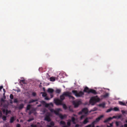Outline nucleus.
<instances>
[{
  "label": "nucleus",
  "instance_id": "1",
  "mask_svg": "<svg viewBox=\"0 0 127 127\" xmlns=\"http://www.w3.org/2000/svg\"><path fill=\"white\" fill-rule=\"evenodd\" d=\"M71 95V93L69 92H64L63 94L60 96V100L62 101L65 99L64 96H68L69 99L71 98L72 99H75V98Z\"/></svg>",
  "mask_w": 127,
  "mask_h": 127
},
{
  "label": "nucleus",
  "instance_id": "2",
  "mask_svg": "<svg viewBox=\"0 0 127 127\" xmlns=\"http://www.w3.org/2000/svg\"><path fill=\"white\" fill-rule=\"evenodd\" d=\"M104 116L103 115L100 116L96 118L95 120L91 124L86 126L85 127H95V123L99 122L101 119L104 117Z\"/></svg>",
  "mask_w": 127,
  "mask_h": 127
},
{
  "label": "nucleus",
  "instance_id": "3",
  "mask_svg": "<svg viewBox=\"0 0 127 127\" xmlns=\"http://www.w3.org/2000/svg\"><path fill=\"white\" fill-rule=\"evenodd\" d=\"M100 100V98L96 97H93L91 98L90 102L92 105H94L97 102H98Z\"/></svg>",
  "mask_w": 127,
  "mask_h": 127
},
{
  "label": "nucleus",
  "instance_id": "4",
  "mask_svg": "<svg viewBox=\"0 0 127 127\" xmlns=\"http://www.w3.org/2000/svg\"><path fill=\"white\" fill-rule=\"evenodd\" d=\"M72 92L76 97H81L84 94V92L81 91L78 93L77 91L74 90H73Z\"/></svg>",
  "mask_w": 127,
  "mask_h": 127
},
{
  "label": "nucleus",
  "instance_id": "5",
  "mask_svg": "<svg viewBox=\"0 0 127 127\" xmlns=\"http://www.w3.org/2000/svg\"><path fill=\"white\" fill-rule=\"evenodd\" d=\"M88 108H85L83 109L81 111L79 112L78 114L81 115L83 114L85 115H87L88 114Z\"/></svg>",
  "mask_w": 127,
  "mask_h": 127
},
{
  "label": "nucleus",
  "instance_id": "6",
  "mask_svg": "<svg viewBox=\"0 0 127 127\" xmlns=\"http://www.w3.org/2000/svg\"><path fill=\"white\" fill-rule=\"evenodd\" d=\"M72 103L73 104L74 106V107L75 108H77L81 103V102L80 100H76L73 101L72 102Z\"/></svg>",
  "mask_w": 127,
  "mask_h": 127
},
{
  "label": "nucleus",
  "instance_id": "7",
  "mask_svg": "<svg viewBox=\"0 0 127 127\" xmlns=\"http://www.w3.org/2000/svg\"><path fill=\"white\" fill-rule=\"evenodd\" d=\"M49 110L51 112L54 113L56 115L59 116L60 114L59 113V112L60 110V109H58L56 110H55L51 108L50 107L49 108Z\"/></svg>",
  "mask_w": 127,
  "mask_h": 127
},
{
  "label": "nucleus",
  "instance_id": "8",
  "mask_svg": "<svg viewBox=\"0 0 127 127\" xmlns=\"http://www.w3.org/2000/svg\"><path fill=\"white\" fill-rule=\"evenodd\" d=\"M54 102L57 105H62V101L61 100L58 99H54Z\"/></svg>",
  "mask_w": 127,
  "mask_h": 127
},
{
  "label": "nucleus",
  "instance_id": "9",
  "mask_svg": "<svg viewBox=\"0 0 127 127\" xmlns=\"http://www.w3.org/2000/svg\"><path fill=\"white\" fill-rule=\"evenodd\" d=\"M50 114L49 113L47 114V115H46L44 118V120L47 121L48 122H49L51 121V119L50 118Z\"/></svg>",
  "mask_w": 127,
  "mask_h": 127
},
{
  "label": "nucleus",
  "instance_id": "10",
  "mask_svg": "<svg viewBox=\"0 0 127 127\" xmlns=\"http://www.w3.org/2000/svg\"><path fill=\"white\" fill-rule=\"evenodd\" d=\"M58 116L61 119H63L64 118H66L67 116L65 114L63 115L61 114H59Z\"/></svg>",
  "mask_w": 127,
  "mask_h": 127
},
{
  "label": "nucleus",
  "instance_id": "11",
  "mask_svg": "<svg viewBox=\"0 0 127 127\" xmlns=\"http://www.w3.org/2000/svg\"><path fill=\"white\" fill-rule=\"evenodd\" d=\"M16 120V118H15V117L13 116L11 117L10 119L9 122L10 123H13L14 121Z\"/></svg>",
  "mask_w": 127,
  "mask_h": 127
},
{
  "label": "nucleus",
  "instance_id": "12",
  "mask_svg": "<svg viewBox=\"0 0 127 127\" xmlns=\"http://www.w3.org/2000/svg\"><path fill=\"white\" fill-rule=\"evenodd\" d=\"M89 92V94L90 93H91L94 94H97V93L96 91L95 90L92 89H90Z\"/></svg>",
  "mask_w": 127,
  "mask_h": 127
},
{
  "label": "nucleus",
  "instance_id": "13",
  "mask_svg": "<svg viewBox=\"0 0 127 127\" xmlns=\"http://www.w3.org/2000/svg\"><path fill=\"white\" fill-rule=\"evenodd\" d=\"M41 103L43 104H45V106L46 107H49V103H46L44 101H42Z\"/></svg>",
  "mask_w": 127,
  "mask_h": 127
},
{
  "label": "nucleus",
  "instance_id": "14",
  "mask_svg": "<svg viewBox=\"0 0 127 127\" xmlns=\"http://www.w3.org/2000/svg\"><path fill=\"white\" fill-rule=\"evenodd\" d=\"M90 90L87 87H86L85 88L83 91V92H85L89 94V91Z\"/></svg>",
  "mask_w": 127,
  "mask_h": 127
},
{
  "label": "nucleus",
  "instance_id": "15",
  "mask_svg": "<svg viewBox=\"0 0 127 127\" xmlns=\"http://www.w3.org/2000/svg\"><path fill=\"white\" fill-rule=\"evenodd\" d=\"M89 122L88 120V118H86L83 122V124L85 125Z\"/></svg>",
  "mask_w": 127,
  "mask_h": 127
},
{
  "label": "nucleus",
  "instance_id": "16",
  "mask_svg": "<svg viewBox=\"0 0 127 127\" xmlns=\"http://www.w3.org/2000/svg\"><path fill=\"white\" fill-rule=\"evenodd\" d=\"M112 119V117H109V118L106 119V120H105L104 121V123H106L107 122H108L110 120H111Z\"/></svg>",
  "mask_w": 127,
  "mask_h": 127
},
{
  "label": "nucleus",
  "instance_id": "17",
  "mask_svg": "<svg viewBox=\"0 0 127 127\" xmlns=\"http://www.w3.org/2000/svg\"><path fill=\"white\" fill-rule=\"evenodd\" d=\"M105 102H103L102 103L98 105V106L101 107H102L103 108L105 107Z\"/></svg>",
  "mask_w": 127,
  "mask_h": 127
},
{
  "label": "nucleus",
  "instance_id": "18",
  "mask_svg": "<svg viewBox=\"0 0 127 127\" xmlns=\"http://www.w3.org/2000/svg\"><path fill=\"white\" fill-rule=\"evenodd\" d=\"M24 105L23 104H20L18 107V108L19 110L22 109L24 107Z\"/></svg>",
  "mask_w": 127,
  "mask_h": 127
},
{
  "label": "nucleus",
  "instance_id": "19",
  "mask_svg": "<svg viewBox=\"0 0 127 127\" xmlns=\"http://www.w3.org/2000/svg\"><path fill=\"white\" fill-rule=\"evenodd\" d=\"M54 91V90L52 89L49 88L48 90V92L50 93H53Z\"/></svg>",
  "mask_w": 127,
  "mask_h": 127
},
{
  "label": "nucleus",
  "instance_id": "20",
  "mask_svg": "<svg viewBox=\"0 0 127 127\" xmlns=\"http://www.w3.org/2000/svg\"><path fill=\"white\" fill-rule=\"evenodd\" d=\"M35 110L34 109H33L30 111L29 112V115H30L32 113H34L35 111Z\"/></svg>",
  "mask_w": 127,
  "mask_h": 127
},
{
  "label": "nucleus",
  "instance_id": "21",
  "mask_svg": "<svg viewBox=\"0 0 127 127\" xmlns=\"http://www.w3.org/2000/svg\"><path fill=\"white\" fill-rule=\"evenodd\" d=\"M38 101V100L37 99H35L34 100H33V99H31L29 102V103H33L34 102H35L36 101Z\"/></svg>",
  "mask_w": 127,
  "mask_h": 127
},
{
  "label": "nucleus",
  "instance_id": "22",
  "mask_svg": "<svg viewBox=\"0 0 127 127\" xmlns=\"http://www.w3.org/2000/svg\"><path fill=\"white\" fill-rule=\"evenodd\" d=\"M75 121V118L73 117H72L71 118V121L74 124H76Z\"/></svg>",
  "mask_w": 127,
  "mask_h": 127
},
{
  "label": "nucleus",
  "instance_id": "23",
  "mask_svg": "<svg viewBox=\"0 0 127 127\" xmlns=\"http://www.w3.org/2000/svg\"><path fill=\"white\" fill-rule=\"evenodd\" d=\"M119 103L121 105L123 106H126V104L124 102H123L122 101H120L119 102Z\"/></svg>",
  "mask_w": 127,
  "mask_h": 127
},
{
  "label": "nucleus",
  "instance_id": "24",
  "mask_svg": "<svg viewBox=\"0 0 127 127\" xmlns=\"http://www.w3.org/2000/svg\"><path fill=\"white\" fill-rule=\"evenodd\" d=\"M31 106L29 104L28 105L27 107L26 111L30 110L31 108Z\"/></svg>",
  "mask_w": 127,
  "mask_h": 127
},
{
  "label": "nucleus",
  "instance_id": "25",
  "mask_svg": "<svg viewBox=\"0 0 127 127\" xmlns=\"http://www.w3.org/2000/svg\"><path fill=\"white\" fill-rule=\"evenodd\" d=\"M11 113V111L10 110H8L7 109H6V111L5 114L6 115H7L8 114H10Z\"/></svg>",
  "mask_w": 127,
  "mask_h": 127
},
{
  "label": "nucleus",
  "instance_id": "26",
  "mask_svg": "<svg viewBox=\"0 0 127 127\" xmlns=\"http://www.w3.org/2000/svg\"><path fill=\"white\" fill-rule=\"evenodd\" d=\"M71 120H69L67 123V125L68 126H70L71 125Z\"/></svg>",
  "mask_w": 127,
  "mask_h": 127
},
{
  "label": "nucleus",
  "instance_id": "27",
  "mask_svg": "<svg viewBox=\"0 0 127 127\" xmlns=\"http://www.w3.org/2000/svg\"><path fill=\"white\" fill-rule=\"evenodd\" d=\"M113 110L115 111H118L119 110V109L117 107H115L114 108Z\"/></svg>",
  "mask_w": 127,
  "mask_h": 127
},
{
  "label": "nucleus",
  "instance_id": "28",
  "mask_svg": "<svg viewBox=\"0 0 127 127\" xmlns=\"http://www.w3.org/2000/svg\"><path fill=\"white\" fill-rule=\"evenodd\" d=\"M6 116H3L2 119L3 121H5L6 120Z\"/></svg>",
  "mask_w": 127,
  "mask_h": 127
},
{
  "label": "nucleus",
  "instance_id": "29",
  "mask_svg": "<svg viewBox=\"0 0 127 127\" xmlns=\"http://www.w3.org/2000/svg\"><path fill=\"white\" fill-rule=\"evenodd\" d=\"M113 110V108H110L108 109L107 111H106V112L107 113H108L110 112L112 110Z\"/></svg>",
  "mask_w": 127,
  "mask_h": 127
},
{
  "label": "nucleus",
  "instance_id": "30",
  "mask_svg": "<svg viewBox=\"0 0 127 127\" xmlns=\"http://www.w3.org/2000/svg\"><path fill=\"white\" fill-rule=\"evenodd\" d=\"M60 125H65V123L64 121H61L60 122Z\"/></svg>",
  "mask_w": 127,
  "mask_h": 127
},
{
  "label": "nucleus",
  "instance_id": "31",
  "mask_svg": "<svg viewBox=\"0 0 127 127\" xmlns=\"http://www.w3.org/2000/svg\"><path fill=\"white\" fill-rule=\"evenodd\" d=\"M50 126L52 127L54 126L55 125V123L51 121L50 122Z\"/></svg>",
  "mask_w": 127,
  "mask_h": 127
},
{
  "label": "nucleus",
  "instance_id": "32",
  "mask_svg": "<svg viewBox=\"0 0 127 127\" xmlns=\"http://www.w3.org/2000/svg\"><path fill=\"white\" fill-rule=\"evenodd\" d=\"M61 92V90L59 89H57L56 90V92L57 93L59 94Z\"/></svg>",
  "mask_w": 127,
  "mask_h": 127
},
{
  "label": "nucleus",
  "instance_id": "33",
  "mask_svg": "<svg viewBox=\"0 0 127 127\" xmlns=\"http://www.w3.org/2000/svg\"><path fill=\"white\" fill-rule=\"evenodd\" d=\"M62 105H63V107L64 109L66 110L67 109V107L65 104H63Z\"/></svg>",
  "mask_w": 127,
  "mask_h": 127
},
{
  "label": "nucleus",
  "instance_id": "34",
  "mask_svg": "<svg viewBox=\"0 0 127 127\" xmlns=\"http://www.w3.org/2000/svg\"><path fill=\"white\" fill-rule=\"evenodd\" d=\"M120 122H117L116 121L115 122L116 125L117 127H118L119 126V123H120Z\"/></svg>",
  "mask_w": 127,
  "mask_h": 127
},
{
  "label": "nucleus",
  "instance_id": "35",
  "mask_svg": "<svg viewBox=\"0 0 127 127\" xmlns=\"http://www.w3.org/2000/svg\"><path fill=\"white\" fill-rule=\"evenodd\" d=\"M47 95L46 94L45 92H43L42 93V96H43L45 97Z\"/></svg>",
  "mask_w": 127,
  "mask_h": 127
},
{
  "label": "nucleus",
  "instance_id": "36",
  "mask_svg": "<svg viewBox=\"0 0 127 127\" xmlns=\"http://www.w3.org/2000/svg\"><path fill=\"white\" fill-rule=\"evenodd\" d=\"M14 97L13 96V95L12 94H11L10 95V98L11 99H13Z\"/></svg>",
  "mask_w": 127,
  "mask_h": 127
},
{
  "label": "nucleus",
  "instance_id": "37",
  "mask_svg": "<svg viewBox=\"0 0 127 127\" xmlns=\"http://www.w3.org/2000/svg\"><path fill=\"white\" fill-rule=\"evenodd\" d=\"M34 120V119L33 118H30L29 119H28L27 120V121L28 122H30L32 120Z\"/></svg>",
  "mask_w": 127,
  "mask_h": 127
},
{
  "label": "nucleus",
  "instance_id": "38",
  "mask_svg": "<svg viewBox=\"0 0 127 127\" xmlns=\"http://www.w3.org/2000/svg\"><path fill=\"white\" fill-rule=\"evenodd\" d=\"M113 123H112L110 124V126H109L108 125H107V127H111L113 126Z\"/></svg>",
  "mask_w": 127,
  "mask_h": 127
},
{
  "label": "nucleus",
  "instance_id": "39",
  "mask_svg": "<svg viewBox=\"0 0 127 127\" xmlns=\"http://www.w3.org/2000/svg\"><path fill=\"white\" fill-rule=\"evenodd\" d=\"M85 115H82L80 117V120H82L85 116Z\"/></svg>",
  "mask_w": 127,
  "mask_h": 127
},
{
  "label": "nucleus",
  "instance_id": "40",
  "mask_svg": "<svg viewBox=\"0 0 127 127\" xmlns=\"http://www.w3.org/2000/svg\"><path fill=\"white\" fill-rule=\"evenodd\" d=\"M31 127H37V126L36 125H34L33 124H32L31 125Z\"/></svg>",
  "mask_w": 127,
  "mask_h": 127
},
{
  "label": "nucleus",
  "instance_id": "41",
  "mask_svg": "<svg viewBox=\"0 0 127 127\" xmlns=\"http://www.w3.org/2000/svg\"><path fill=\"white\" fill-rule=\"evenodd\" d=\"M122 117V115H120L119 116H117V119H119L121 118Z\"/></svg>",
  "mask_w": 127,
  "mask_h": 127
},
{
  "label": "nucleus",
  "instance_id": "42",
  "mask_svg": "<svg viewBox=\"0 0 127 127\" xmlns=\"http://www.w3.org/2000/svg\"><path fill=\"white\" fill-rule=\"evenodd\" d=\"M32 95L33 96H35L36 95V93L35 92H33L32 94Z\"/></svg>",
  "mask_w": 127,
  "mask_h": 127
},
{
  "label": "nucleus",
  "instance_id": "43",
  "mask_svg": "<svg viewBox=\"0 0 127 127\" xmlns=\"http://www.w3.org/2000/svg\"><path fill=\"white\" fill-rule=\"evenodd\" d=\"M14 103H17L18 102V101L17 99H15L14 100Z\"/></svg>",
  "mask_w": 127,
  "mask_h": 127
},
{
  "label": "nucleus",
  "instance_id": "44",
  "mask_svg": "<svg viewBox=\"0 0 127 127\" xmlns=\"http://www.w3.org/2000/svg\"><path fill=\"white\" fill-rule=\"evenodd\" d=\"M0 101L1 102H5V100L4 99H3V98H2L1 99Z\"/></svg>",
  "mask_w": 127,
  "mask_h": 127
},
{
  "label": "nucleus",
  "instance_id": "45",
  "mask_svg": "<svg viewBox=\"0 0 127 127\" xmlns=\"http://www.w3.org/2000/svg\"><path fill=\"white\" fill-rule=\"evenodd\" d=\"M112 119L113 118L117 119V116H113L112 117Z\"/></svg>",
  "mask_w": 127,
  "mask_h": 127
},
{
  "label": "nucleus",
  "instance_id": "46",
  "mask_svg": "<svg viewBox=\"0 0 127 127\" xmlns=\"http://www.w3.org/2000/svg\"><path fill=\"white\" fill-rule=\"evenodd\" d=\"M121 111L123 114L126 113V111L124 110H122Z\"/></svg>",
  "mask_w": 127,
  "mask_h": 127
},
{
  "label": "nucleus",
  "instance_id": "47",
  "mask_svg": "<svg viewBox=\"0 0 127 127\" xmlns=\"http://www.w3.org/2000/svg\"><path fill=\"white\" fill-rule=\"evenodd\" d=\"M16 127H21L20 125L19 124H17Z\"/></svg>",
  "mask_w": 127,
  "mask_h": 127
},
{
  "label": "nucleus",
  "instance_id": "48",
  "mask_svg": "<svg viewBox=\"0 0 127 127\" xmlns=\"http://www.w3.org/2000/svg\"><path fill=\"white\" fill-rule=\"evenodd\" d=\"M50 99L49 98V97H46L45 98V99L46 100H50Z\"/></svg>",
  "mask_w": 127,
  "mask_h": 127
},
{
  "label": "nucleus",
  "instance_id": "49",
  "mask_svg": "<svg viewBox=\"0 0 127 127\" xmlns=\"http://www.w3.org/2000/svg\"><path fill=\"white\" fill-rule=\"evenodd\" d=\"M49 106L51 105V106L52 107H53V103H49Z\"/></svg>",
  "mask_w": 127,
  "mask_h": 127
},
{
  "label": "nucleus",
  "instance_id": "50",
  "mask_svg": "<svg viewBox=\"0 0 127 127\" xmlns=\"http://www.w3.org/2000/svg\"><path fill=\"white\" fill-rule=\"evenodd\" d=\"M6 110H5V109H3V110L2 111L4 114L5 113V112H6Z\"/></svg>",
  "mask_w": 127,
  "mask_h": 127
},
{
  "label": "nucleus",
  "instance_id": "51",
  "mask_svg": "<svg viewBox=\"0 0 127 127\" xmlns=\"http://www.w3.org/2000/svg\"><path fill=\"white\" fill-rule=\"evenodd\" d=\"M108 93H106L104 95V96L105 97H107L108 96Z\"/></svg>",
  "mask_w": 127,
  "mask_h": 127
},
{
  "label": "nucleus",
  "instance_id": "52",
  "mask_svg": "<svg viewBox=\"0 0 127 127\" xmlns=\"http://www.w3.org/2000/svg\"><path fill=\"white\" fill-rule=\"evenodd\" d=\"M3 88V87L2 86H0V91H1L2 89Z\"/></svg>",
  "mask_w": 127,
  "mask_h": 127
},
{
  "label": "nucleus",
  "instance_id": "53",
  "mask_svg": "<svg viewBox=\"0 0 127 127\" xmlns=\"http://www.w3.org/2000/svg\"><path fill=\"white\" fill-rule=\"evenodd\" d=\"M79 125L78 124H76L75 126V127H79Z\"/></svg>",
  "mask_w": 127,
  "mask_h": 127
},
{
  "label": "nucleus",
  "instance_id": "54",
  "mask_svg": "<svg viewBox=\"0 0 127 127\" xmlns=\"http://www.w3.org/2000/svg\"><path fill=\"white\" fill-rule=\"evenodd\" d=\"M86 118H87L88 120L89 119H92V118L91 117H87Z\"/></svg>",
  "mask_w": 127,
  "mask_h": 127
},
{
  "label": "nucleus",
  "instance_id": "55",
  "mask_svg": "<svg viewBox=\"0 0 127 127\" xmlns=\"http://www.w3.org/2000/svg\"><path fill=\"white\" fill-rule=\"evenodd\" d=\"M50 96H51V98H52L53 97V95L52 94H51L50 95Z\"/></svg>",
  "mask_w": 127,
  "mask_h": 127
},
{
  "label": "nucleus",
  "instance_id": "56",
  "mask_svg": "<svg viewBox=\"0 0 127 127\" xmlns=\"http://www.w3.org/2000/svg\"><path fill=\"white\" fill-rule=\"evenodd\" d=\"M124 127H127V124H125L124 125Z\"/></svg>",
  "mask_w": 127,
  "mask_h": 127
},
{
  "label": "nucleus",
  "instance_id": "57",
  "mask_svg": "<svg viewBox=\"0 0 127 127\" xmlns=\"http://www.w3.org/2000/svg\"><path fill=\"white\" fill-rule=\"evenodd\" d=\"M94 109H95L94 110H92V111H95V110H97V109L96 108H94Z\"/></svg>",
  "mask_w": 127,
  "mask_h": 127
},
{
  "label": "nucleus",
  "instance_id": "58",
  "mask_svg": "<svg viewBox=\"0 0 127 127\" xmlns=\"http://www.w3.org/2000/svg\"><path fill=\"white\" fill-rule=\"evenodd\" d=\"M2 114L1 113H0V117H2Z\"/></svg>",
  "mask_w": 127,
  "mask_h": 127
},
{
  "label": "nucleus",
  "instance_id": "59",
  "mask_svg": "<svg viewBox=\"0 0 127 127\" xmlns=\"http://www.w3.org/2000/svg\"><path fill=\"white\" fill-rule=\"evenodd\" d=\"M50 80L51 81L54 82V81H55V80Z\"/></svg>",
  "mask_w": 127,
  "mask_h": 127
},
{
  "label": "nucleus",
  "instance_id": "60",
  "mask_svg": "<svg viewBox=\"0 0 127 127\" xmlns=\"http://www.w3.org/2000/svg\"><path fill=\"white\" fill-rule=\"evenodd\" d=\"M25 80H21L22 82H23L25 81Z\"/></svg>",
  "mask_w": 127,
  "mask_h": 127
},
{
  "label": "nucleus",
  "instance_id": "61",
  "mask_svg": "<svg viewBox=\"0 0 127 127\" xmlns=\"http://www.w3.org/2000/svg\"><path fill=\"white\" fill-rule=\"evenodd\" d=\"M70 111L71 112H73V110L72 109H70Z\"/></svg>",
  "mask_w": 127,
  "mask_h": 127
},
{
  "label": "nucleus",
  "instance_id": "62",
  "mask_svg": "<svg viewBox=\"0 0 127 127\" xmlns=\"http://www.w3.org/2000/svg\"><path fill=\"white\" fill-rule=\"evenodd\" d=\"M63 127H68L67 126H63Z\"/></svg>",
  "mask_w": 127,
  "mask_h": 127
},
{
  "label": "nucleus",
  "instance_id": "63",
  "mask_svg": "<svg viewBox=\"0 0 127 127\" xmlns=\"http://www.w3.org/2000/svg\"><path fill=\"white\" fill-rule=\"evenodd\" d=\"M4 99H5L6 98V96H5V95H4Z\"/></svg>",
  "mask_w": 127,
  "mask_h": 127
},
{
  "label": "nucleus",
  "instance_id": "64",
  "mask_svg": "<svg viewBox=\"0 0 127 127\" xmlns=\"http://www.w3.org/2000/svg\"><path fill=\"white\" fill-rule=\"evenodd\" d=\"M3 91L5 93V89H3Z\"/></svg>",
  "mask_w": 127,
  "mask_h": 127
}]
</instances>
